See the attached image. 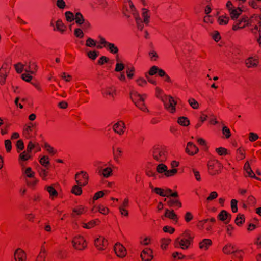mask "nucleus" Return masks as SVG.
Masks as SVG:
<instances>
[{"label": "nucleus", "mask_w": 261, "mask_h": 261, "mask_svg": "<svg viewBox=\"0 0 261 261\" xmlns=\"http://www.w3.org/2000/svg\"><path fill=\"white\" fill-rule=\"evenodd\" d=\"M161 100L163 102L165 108L169 113L174 114L176 112L177 101L174 100L173 96L170 95H165L161 98Z\"/></svg>", "instance_id": "1"}, {"label": "nucleus", "mask_w": 261, "mask_h": 261, "mask_svg": "<svg viewBox=\"0 0 261 261\" xmlns=\"http://www.w3.org/2000/svg\"><path fill=\"white\" fill-rule=\"evenodd\" d=\"M130 98L136 107L141 111L145 112L148 110L144 104V99L143 96L137 92L133 91L130 93Z\"/></svg>", "instance_id": "2"}, {"label": "nucleus", "mask_w": 261, "mask_h": 261, "mask_svg": "<svg viewBox=\"0 0 261 261\" xmlns=\"http://www.w3.org/2000/svg\"><path fill=\"white\" fill-rule=\"evenodd\" d=\"M182 238H177L175 240V243L179 244L181 249H187L190 244V241L189 240L190 237L186 232L182 234Z\"/></svg>", "instance_id": "3"}, {"label": "nucleus", "mask_w": 261, "mask_h": 261, "mask_svg": "<svg viewBox=\"0 0 261 261\" xmlns=\"http://www.w3.org/2000/svg\"><path fill=\"white\" fill-rule=\"evenodd\" d=\"M94 245L97 250L100 251L104 250L107 245V240L104 237L98 236L95 238Z\"/></svg>", "instance_id": "4"}, {"label": "nucleus", "mask_w": 261, "mask_h": 261, "mask_svg": "<svg viewBox=\"0 0 261 261\" xmlns=\"http://www.w3.org/2000/svg\"><path fill=\"white\" fill-rule=\"evenodd\" d=\"M72 243L74 248L79 250L83 249L86 246L85 240L84 239L83 237L81 236L75 237Z\"/></svg>", "instance_id": "5"}, {"label": "nucleus", "mask_w": 261, "mask_h": 261, "mask_svg": "<svg viewBox=\"0 0 261 261\" xmlns=\"http://www.w3.org/2000/svg\"><path fill=\"white\" fill-rule=\"evenodd\" d=\"M88 178L87 173L84 171H81L75 176L76 182L81 186H84L87 184Z\"/></svg>", "instance_id": "6"}, {"label": "nucleus", "mask_w": 261, "mask_h": 261, "mask_svg": "<svg viewBox=\"0 0 261 261\" xmlns=\"http://www.w3.org/2000/svg\"><path fill=\"white\" fill-rule=\"evenodd\" d=\"M114 250L115 254L119 257L123 258L125 257L127 254L126 249L120 243H117L115 244Z\"/></svg>", "instance_id": "7"}, {"label": "nucleus", "mask_w": 261, "mask_h": 261, "mask_svg": "<svg viewBox=\"0 0 261 261\" xmlns=\"http://www.w3.org/2000/svg\"><path fill=\"white\" fill-rule=\"evenodd\" d=\"M125 128V124L121 120L115 123L113 126V130L119 135H122L124 133Z\"/></svg>", "instance_id": "8"}, {"label": "nucleus", "mask_w": 261, "mask_h": 261, "mask_svg": "<svg viewBox=\"0 0 261 261\" xmlns=\"http://www.w3.org/2000/svg\"><path fill=\"white\" fill-rule=\"evenodd\" d=\"M259 61L257 57H249L245 61V64L247 68H255L258 66Z\"/></svg>", "instance_id": "9"}, {"label": "nucleus", "mask_w": 261, "mask_h": 261, "mask_svg": "<svg viewBox=\"0 0 261 261\" xmlns=\"http://www.w3.org/2000/svg\"><path fill=\"white\" fill-rule=\"evenodd\" d=\"M15 261H25L27 255L25 251L21 248L17 249L14 254Z\"/></svg>", "instance_id": "10"}, {"label": "nucleus", "mask_w": 261, "mask_h": 261, "mask_svg": "<svg viewBox=\"0 0 261 261\" xmlns=\"http://www.w3.org/2000/svg\"><path fill=\"white\" fill-rule=\"evenodd\" d=\"M153 158L159 162H164L166 160L165 152L163 150L156 149L153 153Z\"/></svg>", "instance_id": "11"}, {"label": "nucleus", "mask_w": 261, "mask_h": 261, "mask_svg": "<svg viewBox=\"0 0 261 261\" xmlns=\"http://www.w3.org/2000/svg\"><path fill=\"white\" fill-rule=\"evenodd\" d=\"M141 257L143 261H150L152 258V251L150 248L144 249L141 254Z\"/></svg>", "instance_id": "12"}, {"label": "nucleus", "mask_w": 261, "mask_h": 261, "mask_svg": "<svg viewBox=\"0 0 261 261\" xmlns=\"http://www.w3.org/2000/svg\"><path fill=\"white\" fill-rule=\"evenodd\" d=\"M198 151V148L192 142H189L187 143L185 151L189 155H193L196 154Z\"/></svg>", "instance_id": "13"}, {"label": "nucleus", "mask_w": 261, "mask_h": 261, "mask_svg": "<svg viewBox=\"0 0 261 261\" xmlns=\"http://www.w3.org/2000/svg\"><path fill=\"white\" fill-rule=\"evenodd\" d=\"M129 5L130 7V11L133 13V15L135 17V20L137 25L138 29L140 30H142L143 28V24H142L141 19L138 15H136L135 13L133 12L135 9L132 3H129Z\"/></svg>", "instance_id": "14"}, {"label": "nucleus", "mask_w": 261, "mask_h": 261, "mask_svg": "<svg viewBox=\"0 0 261 261\" xmlns=\"http://www.w3.org/2000/svg\"><path fill=\"white\" fill-rule=\"evenodd\" d=\"M212 245V241L209 239H204L199 243V247L200 249L207 250L210 246Z\"/></svg>", "instance_id": "15"}, {"label": "nucleus", "mask_w": 261, "mask_h": 261, "mask_svg": "<svg viewBox=\"0 0 261 261\" xmlns=\"http://www.w3.org/2000/svg\"><path fill=\"white\" fill-rule=\"evenodd\" d=\"M164 216L165 217L171 219L175 222L178 221V216L173 210L166 209Z\"/></svg>", "instance_id": "16"}, {"label": "nucleus", "mask_w": 261, "mask_h": 261, "mask_svg": "<svg viewBox=\"0 0 261 261\" xmlns=\"http://www.w3.org/2000/svg\"><path fill=\"white\" fill-rule=\"evenodd\" d=\"M45 189L49 193V196L52 199L58 196V192L52 185L45 186Z\"/></svg>", "instance_id": "17"}, {"label": "nucleus", "mask_w": 261, "mask_h": 261, "mask_svg": "<svg viewBox=\"0 0 261 261\" xmlns=\"http://www.w3.org/2000/svg\"><path fill=\"white\" fill-rule=\"evenodd\" d=\"M219 218L222 221H226L225 223H228L231 219V215L228 213L226 211L223 210L218 216Z\"/></svg>", "instance_id": "18"}, {"label": "nucleus", "mask_w": 261, "mask_h": 261, "mask_svg": "<svg viewBox=\"0 0 261 261\" xmlns=\"http://www.w3.org/2000/svg\"><path fill=\"white\" fill-rule=\"evenodd\" d=\"M244 169L245 170V171L247 173L248 176L252 177V178H255L258 180H260L259 178H258L255 176L253 172L251 170L250 165L248 162L245 163V164L244 166Z\"/></svg>", "instance_id": "19"}, {"label": "nucleus", "mask_w": 261, "mask_h": 261, "mask_svg": "<svg viewBox=\"0 0 261 261\" xmlns=\"http://www.w3.org/2000/svg\"><path fill=\"white\" fill-rule=\"evenodd\" d=\"M123 151L121 148L117 147V148H113V158L114 160L118 162L119 160V158H120L122 156Z\"/></svg>", "instance_id": "20"}, {"label": "nucleus", "mask_w": 261, "mask_h": 261, "mask_svg": "<svg viewBox=\"0 0 261 261\" xmlns=\"http://www.w3.org/2000/svg\"><path fill=\"white\" fill-rule=\"evenodd\" d=\"M242 11V10L239 7L233 9L229 12L231 18L233 20L237 19Z\"/></svg>", "instance_id": "21"}, {"label": "nucleus", "mask_w": 261, "mask_h": 261, "mask_svg": "<svg viewBox=\"0 0 261 261\" xmlns=\"http://www.w3.org/2000/svg\"><path fill=\"white\" fill-rule=\"evenodd\" d=\"M56 30L60 31L61 33H63L66 30V26L64 24L63 21L59 19L56 22Z\"/></svg>", "instance_id": "22"}, {"label": "nucleus", "mask_w": 261, "mask_h": 261, "mask_svg": "<svg viewBox=\"0 0 261 261\" xmlns=\"http://www.w3.org/2000/svg\"><path fill=\"white\" fill-rule=\"evenodd\" d=\"M103 177L109 178L113 174V170L111 167H108L103 169L101 171L99 172Z\"/></svg>", "instance_id": "23"}, {"label": "nucleus", "mask_w": 261, "mask_h": 261, "mask_svg": "<svg viewBox=\"0 0 261 261\" xmlns=\"http://www.w3.org/2000/svg\"><path fill=\"white\" fill-rule=\"evenodd\" d=\"M229 21V17L226 15L219 16L218 18V22L220 25H227Z\"/></svg>", "instance_id": "24"}, {"label": "nucleus", "mask_w": 261, "mask_h": 261, "mask_svg": "<svg viewBox=\"0 0 261 261\" xmlns=\"http://www.w3.org/2000/svg\"><path fill=\"white\" fill-rule=\"evenodd\" d=\"M234 246L230 243L227 244L223 248V252L225 254H230L233 253Z\"/></svg>", "instance_id": "25"}, {"label": "nucleus", "mask_w": 261, "mask_h": 261, "mask_svg": "<svg viewBox=\"0 0 261 261\" xmlns=\"http://www.w3.org/2000/svg\"><path fill=\"white\" fill-rule=\"evenodd\" d=\"M38 172L39 176L43 180H47L48 172L45 169L41 168L39 169Z\"/></svg>", "instance_id": "26"}, {"label": "nucleus", "mask_w": 261, "mask_h": 261, "mask_svg": "<svg viewBox=\"0 0 261 261\" xmlns=\"http://www.w3.org/2000/svg\"><path fill=\"white\" fill-rule=\"evenodd\" d=\"M106 48L114 54H117L119 50L118 47L114 44L110 42L108 44Z\"/></svg>", "instance_id": "27"}, {"label": "nucleus", "mask_w": 261, "mask_h": 261, "mask_svg": "<svg viewBox=\"0 0 261 261\" xmlns=\"http://www.w3.org/2000/svg\"><path fill=\"white\" fill-rule=\"evenodd\" d=\"M142 16L143 18V22L147 24L149 23V15H148V11L145 8L142 9Z\"/></svg>", "instance_id": "28"}, {"label": "nucleus", "mask_w": 261, "mask_h": 261, "mask_svg": "<svg viewBox=\"0 0 261 261\" xmlns=\"http://www.w3.org/2000/svg\"><path fill=\"white\" fill-rule=\"evenodd\" d=\"M171 240L168 238H163L161 240V247L163 250H166L168 245L171 243Z\"/></svg>", "instance_id": "29"}, {"label": "nucleus", "mask_w": 261, "mask_h": 261, "mask_svg": "<svg viewBox=\"0 0 261 261\" xmlns=\"http://www.w3.org/2000/svg\"><path fill=\"white\" fill-rule=\"evenodd\" d=\"M177 122L179 124L184 126H187L189 125L190 122L187 117H180L178 118Z\"/></svg>", "instance_id": "30"}, {"label": "nucleus", "mask_w": 261, "mask_h": 261, "mask_svg": "<svg viewBox=\"0 0 261 261\" xmlns=\"http://www.w3.org/2000/svg\"><path fill=\"white\" fill-rule=\"evenodd\" d=\"M8 74L7 72L3 69L2 68L0 69V83L4 85L5 83L6 79L7 77Z\"/></svg>", "instance_id": "31"}, {"label": "nucleus", "mask_w": 261, "mask_h": 261, "mask_svg": "<svg viewBox=\"0 0 261 261\" xmlns=\"http://www.w3.org/2000/svg\"><path fill=\"white\" fill-rule=\"evenodd\" d=\"M188 102L189 105L194 109H197L199 107L198 102L194 98H189L188 100Z\"/></svg>", "instance_id": "32"}, {"label": "nucleus", "mask_w": 261, "mask_h": 261, "mask_svg": "<svg viewBox=\"0 0 261 261\" xmlns=\"http://www.w3.org/2000/svg\"><path fill=\"white\" fill-rule=\"evenodd\" d=\"M168 204L170 206H172L173 205H175L176 206L181 207L182 206L181 203L177 199H172L169 200L168 201Z\"/></svg>", "instance_id": "33"}, {"label": "nucleus", "mask_w": 261, "mask_h": 261, "mask_svg": "<svg viewBox=\"0 0 261 261\" xmlns=\"http://www.w3.org/2000/svg\"><path fill=\"white\" fill-rule=\"evenodd\" d=\"M74 19L75 20L76 23L79 25L83 24L84 22V19L82 15L80 13H76Z\"/></svg>", "instance_id": "34"}, {"label": "nucleus", "mask_w": 261, "mask_h": 261, "mask_svg": "<svg viewBox=\"0 0 261 261\" xmlns=\"http://www.w3.org/2000/svg\"><path fill=\"white\" fill-rule=\"evenodd\" d=\"M167 167L163 164H159L156 168V170L159 173H165V172L167 171Z\"/></svg>", "instance_id": "35"}, {"label": "nucleus", "mask_w": 261, "mask_h": 261, "mask_svg": "<svg viewBox=\"0 0 261 261\" xmlns=\"http://www.w3.org/2000/svg\"><path fill=\"white\" fill-rule=\"evenodd\" d=\"M98 211L103 214L107 215L109 212V209L102 205H99L97 206Z\"/></svg>", "instance_id": "36"}, {"label": "nucleus", "mask_w": 261, "mask_h": 261, "mask_svg": "<svg viewBox=\"0 0 261 261\" xmlns=\"http://www.w3.org/2000/svg\"><path fill=\"white\" fill-rule=\"evenodd\" d=\"M81 186L75 185L73 187L71 192L72 193L75 194L76 195H80L82 193V189L80 187Z\"/></svg>", "instance_id": "37"}, {"label": "nucleus", "mask_w": 261, "mask_h": 261, "mask_svg": "<svg viewBox=\"0 0 261 261\" xmlns=\"http://www.w3.org/2000/svg\"><path fill=\"white\" fill-rule=\"evenodd\" d=\"M40 163L43 166L46 167L49 164V158L47 156H43L39 161Z\"/></svg>", "instance_id": "38"}, {"label": "nucleus", "mask_w": 261, "mask_h": 261, "mask_svg": "<svg viewBox=\"0 0 261 261\" xmlns=\"http://www.w3.org/2000/svg\"><path fill=\"white\" fill-rule=\"evenodd\" d=\"M85 45L87 47H94L96 45V41L91 38H88L86 40Z\"/></svg>", "instance_id": "39"}, {"label": "nucleus", "mask_w": 261, "mask_h": 261, "mask_svg": "<svg viewBox=\"0 0 261 261\" xmlns=\"http://www.w3.org/2000/svg\"><path fill=\"white\" fill-rule=\"evenodd\" d=\"M44 147L46 150L51 155H54L57 152V151L53 147L47 143L44 144Z\"/></svg>", "instance_id": "40"}, {"label": "nucleus", "mask_w": 261, "mask_h": 261, "mask_svg": "<svg viewBox=\"0 0 261 261\" xmlns=\"http://www.w3.org/2000/svg\"><path fill=\"white\" fill-rule=\"evenodd\" d=\"M31 157V155H30L29 153L27 152V151H24L19 155V159L22 161H27L29 159H30Z\"/></svg>", "instance_id": "41"}, {"label": "nucleus", "mask_w": 261, "mask_h": 261, "mask_svg": "<svg viewBox=\"0 0 261 261\" xmlns=\"http://www.w3.org/2000/svg\"><path fill=\"white\" fill-rule=\"evenodd\" d=\"M153 190L156 194L160 195L161 196H167L168 197H169L168 195L165 194V190L163 189L160 188H155Z\"/></svg>", "instance_id": "42"}, {"label": "nucleus", "mask_w": 261, "mask_h": 261, "mask_svg": "<svg viewBox=\"0 0 261 261\" xmlns=\"http://www.w3.org/2000/svg\"><path fill=\"white\" fill-rule=\"evenodd\" d=\"M24 173L28 177L33 178L34 176L35 173L32 170L30 167H27L24 171Z\"/></svg>", "instance_id": "43"}, {"label": "nucleus", "mask_w": 261, "mask_h": 261, "mask_svg": "<svg viewBox=\"0 0 261 261\" xmlns=\"http://www.w3.org/2000/svg\"><path fill=\"white\" fill-rule=\"evenodd\" d=\"M177 173V169H173L171 170H168L165 173V175L167 177H171L174 176Z\"/></svg>", "instance_id": "44"}, {"label": "nucleus", "mask_w": 261, "mask_h": 261, "mask_svg": "<svg viewBox=\"0 0 261 261\" xmlns=\"http://www.w3.org/2000/svg\"><path fill=\"white\" fill-rule=\"evenodd\" d=\"M99 43H100V44H101L103 46L98 45L97 46V47L98 48H102L103 46L106 47L107 45H108V44L109 43V42H107L105 40V39L103 37H99Z\"/></svg>", "instance_id": "45"}, {"label": "nucleus", "mask_w": 261, "mask_h": 261, "mask_svg": "<svg viewBox=\"0 0 261 261\" xmlns=\"http://www.w3.org/2000/svg\"><path fill=\"white\" fill-rule=\"evenodd\" d=\"M124 64L123 63L118 62L116 63L115 70L116 72H121L124 69Z\"/></svg>", "instance_id": "46"}, {"label": "nucleus", "mask_w": 261, "mask_h": 261, "mask_svg": "<svg viewBox=\"0 0 261 261\" xmlns=\"http://www.w3.org/2000/svg\"><path fill=\"white\" fill-rule=\"evenodd\" d=\"M65 17L66 20L68 22H71L74 20L73 14L70 11H67L65 13Z\"/></svg>", "instance_id": "47"}, {"label": "nucleus", "mask_w": 261, "mask_h": 261, "mask_svg": "<svg viewBox=\"0 0 261 261\" xmlns=\"http://www.w3.org/2000/svg\"><path fill=\"white\" fill-rule=\"evenodd\" d=\"M218 193L215 191H213L210 193L209 196L207 197L206 200L211 201L216 199L218 197Z\"/></svg>", "instance_id": "48"}, {"label": "nucleus", "mask_w": 261, "mask_h": 261, "mask_svg": "<svg viewBox=\"0 0 261 261\" xmlns=\"http://www.w3.org/2000/svg\"><path fill=\"white\" fill-rule=\"evenodd\" d=\"M85 211V207L82 206H79L73 210V212L77 215H80L83 214Z\"/></svg>", "instance_id": "49"}, {"label": "nucleus", "mask_w": 261, "mask_h": 261, "mask_svg": "<svg viewBox=\"0 0 261 261\" xmlns=\"http://www.w3.org/2000/svg\"><path fill=\"white\" fill-rule=\"evenodd\" d=\"M216 151L220 155H224L227 154V149L223 147L216 148Z\"/></svg>", "instance_id": "50"}, {"label": "nucleus", "mask_w": 261, "mask_h": 261, "mask_svg": "<svg viewBox=\"0 0 261 261\" xmlns=\"http://www.w3.org/2000/svg\"><path fill=\"white\" fill-rule=\"evenodd\" d=\"M159 68L156 66H152L148 71V74L150 76L154 75L158 72Z\"/></svg>", "instance_id": "51"}, {"label": "nucleus", "mask_w": 261, "mask_h": 261, "mask_svg": "<svg viewBox=\"0 0 261 261\" xmlns=\"http://www.w3.org/2000/svg\"><path fill=\"white\" fill-rule=\"evenodd\" d=\"M258 138V136L255 133L252 132L249 133V140L251 142L255 141Z\"/></svg>", "instance_id": "52"}, {"label": "nucleus", "mask_w": 261, "mask_h": 261, "mask_svg": "<svg viewBox=\"0 0 261 261\" xmlns=\"http://www.w3.org/2000/svg\"><path fill=\"white\" fill-rule=\"evenodd\" d=\"M23 68H24V65H23L21 63H18L16 64V65H15V68L16 71L19 73H20L23 71Z\"/></svg>", "instance_id": "53"}, {"label": "nucleus", "mask_w": 261, "mask_h": 261, "mask_svg": "<svg viewBox=\"0 0 261 261\" xmlns=\"http://www.w3.org/2000/svg\"><path fill=\"white\" fill-rule=\"evenodd\" d=\"M104 196V192L102 191H99L96 192L93 197V200H97L99 198L102 197Z\"/></svg>", "instance_id": "54"}, {"label": "nucleus", "mask_w": 261, "mask_h": 261, "mask_svg": "<svg viewBox=\"0 0 261 261\" xmlns=\"http://www.w3.org/2000/svg\"><path fill=\"white\" fill-rule=\"evenodd\" d=\"M149 56L151 60L156 61L159 56L157 53L154 50H151L149 53Z\"/></svg>", "instance_id": "55"}, {"label": "nucleus", "mask_w": 261, "mask_h": 261, "mask_svg": "<svg viewBox=\"0 0 261 261\" xmlns=\"http://www.w3.org/2000/svg\"><path fill=\"white\" fill-rule=\"evenodd\" d=\"M137 84L140 86H143L147 84L146 81L143 77H140L136 80Z\"/></svg>", "instance_id": "56"}, {"label": "nucleus", "mask_w": 261, "mask_h": 261, "mask_svg": "<svg viewBox=\"0 0 261 261\" xmlns=\"http://www.w3.org/2000/svg\"><path fill=\"white\" fill-rule=\"evenodd\" d=\"M184 218L186 222H189L193 219V216L191 213L188 212L186 213Z\"/></svg>", "instance_id": "57"}, {"label": "nucleus", "mask_w": 261, "mask_h": 261, "mask_svg": "<svg viewBox=\"0 0 261 261\" xmlns=\"http://www.w3.org/2000/svg\"><path fill=\"white\" fill-rule=\"evenodd\" d=\"M223 134L225 135L227 138H228L231 136L230 130V129L226 126H224L223 127Z\"/></svg>", "instance_id": "58"}, {"label": "nucleus", "mask_w": 261, "mask_h": 261, "mask_svg": "<svg viewBox=\"0 0 261 261\" xmlns=\"http://www.w3.org/2000/svg\"><path fill=\"white\" fill-rule=\"evenodd\" d=\"M244 216L239 215L237 217L235 220V222L237 225H239L242 223V222L244 221Z\"/></svg>", "instance_id": "59"}, {"label": "nucleus", "mask_w": 261, "mask_h": 261, "mask_svg": "<svg viewBox=\"0 0 261 261\" xmlns=\"http://www.w3.org/2000/svg\"><path fill=\"white\" fill-rule=\"evenodd\" d=\"M74 35L79 38H82L84 36V34L83 31L81 29L77 28L74 30Z\"/></svg>", "instance_id": "60"}, {"label": "nucleus", "mask_w": 261, "mask_h": 261, "mask_svg": "<svg viewBox=\"0 0 261 261\" xmlns=\"http://www.w3.org/2000/svg\"><path fill=\"white\" fill-rule=\"evenodd\" d=\"M119 210L121 215L124 216H128L129 213L128 211L126 209V208L119 207Z\"/></svg>", "instance_id": "61"}, {"label": "nucleus", "mask_w": 261, "mask_h": 261, "mask_svg": "<svg viewBox=\"0 0 261 261\" xmlns=\"http://www.w3.org/2000/svg\"><path fill=\"white\" fill-rule=\"evenodd\" d=\"M237 201L236 199H232L231 201V209L233 212L236 213L237 211Z\"/></svg>", "instance_id": "62"}, {"label": "nucleus", "mask_w": 261, "mask_h": 261, "mask_svg": "<svg viewBox=\"0 0 261 261\" xmlns=\"http://www.w3.org/2000/svg\"><path fill=\"white\" fill-rule=\"evenodd\" d=\"M87 56L90 59L95 60L97 57V55L95 51H90L87 53Z\"/></svg>", "instance_id": "63"}, {"label": "nucleus", "mask_w": 261, "mask_h": 261, "mask_svg": "<svg viewBox=\"0 0 261 261\" xmlns=\"http://www.w3.org/2000/svg\"><path fill=\"white\" fill-rule=\"evenodd\" d=\"M5 146L8 152H10L12 148L11 142L10 140H6L5 141Z\"/></svg>", "instance_id": "64"}]
</instances>
